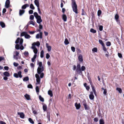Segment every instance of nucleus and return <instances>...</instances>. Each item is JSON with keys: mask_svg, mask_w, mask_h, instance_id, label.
Segmentation results:
<instances>
[{"mask_svg": "<svg viewBox=\"0 0 124 124\" xmlns=\"http://www.w3.org/2000/svg\"><path fill=\"white\" fill-rule=\"evenodd\" d=\"M71 6L73 11L76 14H77V6L74 0H72Z\"/></svg>", "mask_w": 124, "mask_h": 124, "instance_id": "1", "label": "nucleus"}, {"mask_svg": "<svg viewBox=\"0 0 124 124\" xmlns=\"http://www.w3.org/2000/svg\"><path fill=\"white\" fill-rule=\"evenodd\" d=\"M21 36H24L25 38L27 39H29L31 37V36L27 34V32H23L21 33Z\"/></svg>", "mask_w": 124, "mask_h": 124, "instance_id": "2", "label": "nucleus"}, {"mask_svg": "<svg viewBox=\"0 0 124 124\" xmlns=\"http://www.w3.org/2000/svg\"><path fill=\"white\" fill-rule=\"evenodd\" d=\"M21 73L22 72L21 71H19L18 72V73H14V76L16 78H17L19 77L21 78L22 76L21 75Z\"/></svg>", "mask_w": 124, "mask_h": 124, "instance_id": "3", "label": "nucleus"}, {"mask_svg": "<svg viewBox=\"0 0 124 124\" xmlns=\"http://www.w3.org/2000/svg\"><path fill=\"white\" fill-rule=\"evenodd\" d=\"M76 71L78 74H82V72L81 69V67L80 64H78L77 65Z\"/></svg>", "mask_w": 124, "mask_h": 124, "instance_id": "4", "label": "nucleus"}, {"mask_svg": "<svg viewBox=\"0 0 124 124\" xmlns=\"http://www.w3.org/2000/svg\"><path fill=\"white\" fill-rule=\"evenodd\" d=\"M44 68L43 67H38L37 70V71L38 73L39 74H41L44 70Z\"/></svg>", "mask_w": 124, "mask_h": 124, "instance_id": "5", "label": "nucleus"}, {"mask_svg": "<svg viewBox=\"0 0 124 124\" xmlns=\"http://www.w3.org/2000/svg\"><path fill=\"white\" fill-rule=\"evenodd\" d=\"M35 77L36 78V81L37 83H36V84H39L40 83V78L39 75L37 74H35Z\"/></svg>", "mask_w": 124, "mask_h": 124, "instance_id": "6", "label": "nucleus"}, {"mask_svg": "<svg viewBox=\"0 0 124 124\" xmlns=\"http://www.w3.org/2000/svg\"><path fill=\"white\" fill-rule=\"evenodd\" d=\"M33 44H32V46L31 47V48L33 49L34 52L36 54L37 53L38 50L35 46L33 45Z\"/></svg>", "mask_w": 124, "mask_h": 124, "instance_id": "7", "label": "nucleus"}, {"mask_svg": "<svg viewBox=\"0 0 124 124\" xmlns=\"http://www.w3.org/2000/svg\"><path fill=\"white\" fill-rule=\"evenodd\" d=\"M115 18L118 24L120 25V21L118 20L119 16L117 14H116L115 16Z\"/></svg>", "mask_w": 124, "mask_h": 124, "instance_id": "8", "label": "nucleus"}, {"mask_svg": "<svg viewBox=\"0 0 124 124\" xmlns=\"http://www.w3.org/2000/svg\"><path fill=\"white\" fill-rule=\"evenodd\" d=\"M36 18L37 19V22L38 23L40 24L42 22V20L40 16L37 17Z\"/></svg>", "mask_w": 124, "mask_h": 124, "instance_id": "9", "label": "nucleus"}, {"mask_svg": "<svg viewBox=\"0 0 124 124\" xmlns=\"http://www.w3.org/2000/svg\"><path fill=\"white\" fill-rule=\"evenodd\" d=\"M10 1L9 0H7L5 2V6L6 8H8L9 7L10 4Z\"/></svg>", "mask_w": 124, "mask_h": 124, "instance_id": "10", "label": "nucleus"}, {"mask_svg": "<svg viewBox=\"0 0 124 124\" xmlns=\"http://www.w3.org/2000/svg\"><path fill=\"white\" fill-rule=\"evenodd\" d=\"M90 84L91 85V86L92 87V90L94 94L95 95L96 94V91L94 88V87L93 85L91 82H90Z\"/></svg>", "mask_w": 124, "mask_h": 124, "instance_id": "11", "label": "nucleus"}, {"mask_svg": "<svg viewBox=\"0 0 124 124\" xmlns=\"http://www.w3.org/2000/svg\"><path fill=\"white\" fill-rule=\"evenodd\" d=\"M42 33L41 32L39 34H37L36 36V38L37 39H39V38L41 39L42 38Z\"/></svg>", "mask_w": 124, "mask_h": 124, "instance_id": "12", "label": "nucleus"}, {"mask_svg": "<svg viewBox=\"0 0 124 124\" xmlns=\"http://www.w3.org/2000/svg\"><path fill=\"white\" fill-rule=\"evenodd\" d=\"M75 106L76 107V109H79L81 107V105L80 103H75Z\"/></svg>", "mask_w": 124, "mask_h": 124, "instance_id": "13", "label": "nucleus"}, {"mask_svg": "<svg viewBox=\"0 0 124 124\" xmlns=\"http://www.w3.org/2000/svg\"><path fill=\"white\" fill-rule=\"evenodd\" d=\"M35 4L37 7L38 8L39 7V1L38 0H35L34 1Z\"/></svg>", "mask_w": 124, "mask_h": 124, "instance_id": "14", "label": "nucleus"}, {"mask_svg": "<svg viewBox=\"0 0 124 124\" xmlns=\"http://www.w3.org/2000/svg\"><path fill=\"white\" fill-rule=\"evenodd\" d=\"M18 115L20 116V117L22 118H23L24 117V115L23 113V112L20 113L18 112L17 113Z\"/></svg>", "mask_w": 124, "mask_h": 124, "instance_id": "15", "label": "nucleus"}, {"mask_svg": "<svg viewBox=\"0 0 124 124\" xmlns=\"http://www.w3.org/2000/svg\"><path fill=\"white\" fill-rule=\"evenodd\" d=\"M83 105L84 106L85 109L86 110H88L89 108V107L87 106L86 104L84 102L83 104Z\"/></svg>", "mask_w": 124, "mask_h": 124, "instance_id": "16", "label": "nucleus"}, {"mask_svg": "<svg viewBox=\"0 0 124 124\" xmlns=\"http://www.w3.org/2000/svg\"><path fill=\"white\" fill-rule=\"evenodd\" d=\"M47 48V50L48 51H50L51 50V46H48V44L46 43V44Z\"/></svg>", "mask_w": 124, "mask_h": 124, "instance_id": "17", "label": "nucleus"}, {"mask_svg": "<svg viewBox=\"0 0 124 124\" xmlns=\"http://www.w3.org/2000/svg\"><path fill=\"white\" fill-rule=\"evenodd\" d=\"M90 99L92 100L94 98V96L93 95V93L91 92V94H90L89 96Z\"/></svg>", "mask_w": 124, "mask_h": 124, "instance_id": "18", "label": "nucleus"}, {"mask_svg": "<svg viewBox=\"0 0 124 124\" xmlns=\"http://www.w3.org/2000/svg\"><path fill=\"white\" fill-rule=\"evenodd\" d=\"M62 19L64 22H66L67 21V17L66 15L63 14L62 16Z\"/></svg>", "mask_w": 124, "mask_h": 124, "instance_id": "19", "label": "nucleus"}, {"mask_svg": "<svg viewBox=\"0 0 124 124\" xmlns=\"http://www.w3.org/2000/svg\"><path fill=\"white\" fill-rule=\"evenodd\" d=\"M25 12V10H19V15L20 16H21Z\"/></svg>", "mask_w": 124, "mask_h": 124, "instance_id": "20", "label": "nucleus"}, {"mask_svg": "<svg viewBox=\"0 0 124 124\" xmlns=\"http://www.w3.org/2000/svg\"><path fill=\"white\" fill-rule=\"evenodd\" d=\"M29 6V5L28 4H26L22 6V8L23 9H25L27 7Z\"/></svg>", "mask_w": 124, "mask_h": 124, "instance_id": "21", "label": "nucleus"}, {"mask_svg": "<svg viewBox=\"0 0 124 124\" xmlns=\"http://www.w3.org/2000/svg\"><path fill=\"white\" fill-rule=\"evenodd\" d=\"M78 59L79 60L80 62H82L83 61V59L82 58V55L80 54L79 55L78 57Z\"/></svg>", "mask_w": 124, "mask_h": 124, "instance_id": "22", "label": "nucleus"}, {"mask_svg": "<svg viewBox=\"0 0 124 124\" xmlns=\"http://www.w3.org/2000/svg\"><path fill=\"white\" fill-rule=\"evenodd\" d=\"M4 75L7 77H9L10 76V75L9 73L8 72H5L4 73Z\"/></svg>", "mask_w": 124, "mask_h": 124, "instance_id": "23", "label": "nucleus"}, {"mask_svg": "<svg viewBox=\"0 0 124 124\" xmlns=\"http://www.w3.org/2000/svg\"><path fill=\"white\" fill-rule=\"evenodd\" d=\"M37 57V55L36 54H35L33 57L31 59V61L33 62H34L35 59Z\"/></svg>", "mask_w": 124, "mask_h": 124, "instance_id": "24", "label": "nucleus"}, {"mask_svg": "<svg viewBox=\"0 0 124 124\" xmlns=\"http://www.w3.org/2000/svg\"><path fill=\"white\" fill-rule=\"evenodd\" d=\"M24 96L27 100H29L30 99V96L29 95L26 94L24 95Z\"/></svg>", "mask_w": 124, "mask_h": 124, "instance_id": "25", "label": "nucleus"}, {"mask_svg": "<svg viewBox=\"0 0 124 124\" xmlns=\"http://www.w3.org/2000/svg\"><path fill=\"white\" fill-rule=\"evenodd\" d=\"M48 94L51 97H52L53 96L52 92L50 90H49L48 91Z\"/></svg>", "mask_w": 124, "mask_h": 124, "instance_id": "26", "label": "nucleus"}, {"mask_svg": "<svg viewBox=\"0 0 124 124\" xmlns=\"http://www.w3.org/2000/svg\"><path fill=\"white\" fill-rule=\"evenodd\" d=\"M64 43L66 45H67L69 44V42L67 39L66 38L65 39Z\"/></svg>", "mask_w": 124, "mask_h": 124, "instance_id": "27", "label": "nucleus"}, {"mask_svg": "<svg viewBox=\"0 0 124 124\" xmlns=\"http://www.w3.org/2000/svg\"><path fill=\"white\" fill-rule=\"evenodd\" d=\"M33 45H36L38 46H39L40 45V43L39 41H37L36 43H33Z\"/></svg>", "mask_w": 124, "mask_h": 124, "instance_id": "28", "label": "nucleus"}, {"mask_svg": "<svg viewBox=\"0 0 124 124\" xmlns=\"http://www.w3.org/2000/svg\"><path fill=\"white\" fill-rule=\"evenodd\" d=\"M116 90L118 91L120 93H122V89L120 88L117 87L116 88Z\"/></svg>", "mask_w": 124, "mask_h": 124, "instance_id": "29", "label": "nucleus"}, {"mask_svg": "<svg viewBox=\"0 0 124 124\" xmlns=\"http://www.w3.org/2000/svg\"><path fill=\"white\" fill-rule=\"evenodd\" d=\"M0 25L1 26L2 28L4 27L5 26V23L2 22H0Z\"/></svg>", "mask_w": 124, "mask_h": 124, "instance_id": "30", "label": "nucleus"}, {"mask_svg": "<svg viewBox=\"0 0 124 124\" xmlns=\"http://www.w3.org/2000/svg\"><path fill=\"white\" fill-rule=\"evenodd\" d=\"M44 52L43 50H42L40 52V57L42 58L44 56Z\"/></svg>", "mask_w": 124, "mask_h": 124, "instance_id": "31", "label": "nucleus"}, {"mask_svg": "<svg viewBox=\"0 0 124 124\" xmlns=\"http://www.w3.org/2000/svg\"><path fill=\"white\" fill-rule=\"evenodd\" d=\"M39 98L40 100L42 102H43L44 101V98H42L40 95L39 96Z\"/></svg>", "mask_w": 124, "mask_h": 124, "instance_id": "32", "label": "nucleus"}, {"mask_svg": "<svg viewBox=\"0 0 124 124\" xmlns=\"http://www.w3.org/2000/svg\"><path fill=\"white\" fill-rule=\"evenodd\" d=\"M43 109L44 111H45L47 109V106L45 104H44L43 105Z\"/></svg>", "mask_w": 124, "mask_h": 124, "instance_id": "33", "label": "nucleus"}, {"mask_svg": "<svg viewBox=\"0 0 124 124\" xmlns=\"http://www.w3.org/2000/svg\"><path fill=\"white\" fill-rule=\"evenodd\" d=\"M38 64L39 65V66L38 67H42V62H38Z\"/></svg>", "mask_w": 124, "mask_h": 124, "instance_id": "34", "label": "nucleus"}, {"mask_svg": "<svg viewBox=\"0 0 124 124\" xmlns=\"http://www.w3.org/2000/svg\"><path fill=\"white\" fill-rule=\"evenodd\" d=\"M29 80V78L28 77H27L24 78L23 79V81H27L28 80Z\"/></svg>", "mask_w": 124, "mask_h": 124, "instance_id": "35", "label": "nucleus"}, {"mask_svg": "<svg viewBox=\"0 0 124 124\" xmlns=\"http://www.w3.org/2000/svg\"><path fill=\"white\" fill-rule=\"evenodd\" d=\"M99 43L102 45V46H104V43L100 39L99 40Z\"/></svg>", "mask_w": 124, "mask_h": 124, "instance_id": "36", "label": "nucleus"}, {"mask_svg": "<svg viewBox=\"0 0 124 124\" xmlns=\"http://www.w3.org/2000/svg\"><path fill=\"white\" fill-rule=\"evenodd\" d=\"M100 124H104V120L102 119H101L100 120Z\"/></svg>", "mask_w": 124, "mask_h": 124, "instance_id": "37", "label": "nucleus"}, {"mask_svg": "<svg viewBox=\"0 0 124 124\" xmlns=\"http://www.w3.org/2000/svg\"><path fill=\"white\" fill-rule=\"evenodd\" d=\"M90 31L91 32L94 33L96 32V31L93 29V28H92L90 29Z\"/></svg>", "mask_w": 124, "mask_h": 124, "instance_id": "38", "label": "nucleus"}, {"mask_svg": "<svg viewBox=\"0 0 124 124\" xmlns=\"http://www.w3.org/2000/svg\"><path fill=\"white\" fill-rule=\"evenodd\" d=\"M30 8L31 9H35V7L33 4H31L30 6Z\"/></svg>", "mask_w": 124, "mask_h": 124, "instance_id": "39", "label": "nucleus"}, {"mask_svg": "<svg viewBox=\"0 0 124 124\" xmlns=\"http://www.w3.org/2000/svg\"><path fill=\"white\" fill-rule=\"evenodd\" d=\"M29 121L31 124H33L34 123V122L32 120V119L31 118H29Z\"/></svg>", "mask_w": 124, "mask_h": 124, "instance_id": "40", "label": "nucleus"}, {"mask_svg": "<svg viewBox=\"0 0 124 124\" xmlns=\"http://www.w3.org/2000/svg\"><path fill=\"white\" fill-rule=\"evenodd\" d=\"M34 15L36 18L37 17H38V16H39L38 15V14L36 12H34Z\"/></svg>", "mask_w": 124, "mask_h": 124, "instance_id": "41", "label": "nucleus"}, {"mask_svg": "<svg viewBox=\"0 0 124 124\" xmlns=\"http://www.w3.org/2000/svg\"><path fill=\"white\" fill-rule=\"evenodd\" d=\"M101 13V10H99L98 12L97 15L98 16H100Z\"/></svg>", "mask_w": 124, "mask_h": 124, "instance_id": "42", "label": "nucleus"}, {"mask_svg": "<svg viewBox=\"0 0 124 124\" xmlns=\"http://www.w3.org/2000/svg\"><path fill=\"white\" fill-rule=\"evenodd\" d=\"M92 51L94 52H97V49L96 48H94L93 49Z\"/></svg>", "mask_w": 124, "mask_h": 124, "instance_id": "43", "label": "nucleus"}, {"mask_svg": "<svg viewBox=\"0 0 124 124\" xmlns=\"http://www.w3.org/2000/svg\"><path fill=\"white\" fill-rule=\"evenodd\" d=\"M23 40L22 39H21L19 42L20 44V45H22L23 44Z\"/></svg>", "mask_w": 124, "mask_h": 124, "instance_id": "44", "label": "nucleus"}, {"mask_svg": "<svg viewBox=\"0 0 124 124\" xmlns=\"http://www.w3.org/2000/svg\"><path fill=\"white\" fill-rule=\"evenodd\" d=\"M36 92L37 93H39V88L38 86H36Z\"/></svg>", "mask_w": 124, "mask_h": 124, "instance_id": "45", "label": "nucleus"}, {"mask_svg": "<svg viewBox=\"0 0 124 124\" xmlns=\"http://www.w3.org/2000/svg\"><path fill=\"white\" fill-rule=\"evenodd\" d=\"M24 54L26 56H28L29 55V53L27 51H25L24 53Z\"/></svg>", "mask_w": 124, "mask_h": 124, "instance_id": "46", "label": "nucleus"}, {"mask_svg": "<svg viewBox=\"0 0 124 124\" xmlns=\"http://www.w3.org/2000/svg\"><path fill=\"white\" fill-rule=\"evenodd\" d=\"M20 39L19 38H18L15 42V43L16 44L18 43L19 42V41L20 40Z\"/></svg>", "mask_w": 124, "mask_h": 124, "instance_id": "47", "label": "nucleus"}, {"mask_svg": "<svg viewBox=\"0 0 124 124\" xmlns=\"http://www.w3.org/2000/svg\"><path fill=\"white\" fill-rule=\"evenodd\" d=\"M34 18V16L33 15H31L30 16V19L31 20H33Z\"/></svg>", "mask_w": 124, "mask_h": 124, "instance_id": "48", "label": "nucleus"}, {"mask_svg": "<svg viewBox=\"0 0 124 124\" xmlns=\"http://www.w3.org/2000/svg\"><path fill=\"white\" fill-rule=\"evenodd\" d=\"M85 69V66H83L81 68V70L82 71H84Z\"/></svg>", "mask_w": 124, "mask_h": 124, "instance_id": "49", "label": "nucleus"}, {"mask_svg": "<svg viewBox=\"0 0 124 124\" xmlns=\"http://www.w3.org/2000/svg\"><path fill=\"white\" fill-rule=\"evenodd\" d=\"M29 23L30 24H32L33 25H35V23L33 21H30Z\"/></svg>", "mask_w": 124, "mask_h": 124, "instance_id": "50", "label": "nucleus"}, {"mask_svg": "<svg viewBox=\"0 0 124 124\" xmlns=\"http://www.w3.org/2000/svg\"><path fill=\"white\" fill-rule=\"evenodd\" d=\"M103 46V50H104V51H105V52L106 53V51H107V50L106 47H105L104 45V46Z\"/></svg>", "mask_w": 124, "mask_h": 124, "instance_id": "51", "label": "nucleus"}, {"mask_svg": "<svg viewBox=\"0 0 124 124\" xmlns=\"http://www.w3.org/2000/svg\"><path fill=\"white\" fill-rule=\"evenodd\" d=\"M71 49L72 51L73 52H75V48L73 46H72L71 47Z\"/></svg>", "mask_w": 124, "mask_h": 124, "instance_id": "52", "label": "nucleus"}, {"mask_svg": "<svg viewBox=\"0 0 124 124\" xmlns=\"http://www.w3.org/2000/svg\"><path fill=\"white\" fill-rule=\"evenodd\" d=\"M19 45L17 44L15 46V48L17 49H19Z\"/></svg>", "mask_w": 124, "mask_h": 124, "instance_id": "53", "label": "nucleus"}, {"mask_svg": "<svg viewBox=\"0 0 124 124\" xmlns=\"http://www.w3.org/2000/svg\"><path fill=\"white\" fill-rule=\"evenodd\" d=\"M118 56L119 58H122V55L121 54L118 53Z\"/></svg>", "mask_w": 124, "mask_h": 124, "instance_id": "54", "label": "nucleus"}, {"mask_svg": "<svg viewBox=\"0 0 124 124\" xmlns=\"http://www.w3.org/2000/svg\"><path fill=\"white\" fill-rule=\"evenodd\" d=\"M50 57V56L48 53L46 54V58L47 59L49 58Z\"/></svg>", "mask_w": 124, "mask_h": 124, "instance_id": "55", "label": "nucleus"}, {"mask_svg": "<svg viewBox=\"0 0 124 124\" xmlns=\"http://www.w3.org/2000/svg\"><path fill=\"white\" fill-rule=\"evenodd\" d=\"M13 65L14 66L17 67L19 64L18 63H16L15 62H14L13 63Z\"/></svg>", "mask_w": 124, "mask_h": 124, "instance_id": "56", "label": "nucleus"}, {"mask_svg": "<svg viewBox=\"0 0 124 124\" xmlns=\"http://www.w3.org/2000/svg\"><path fill=\"white\" fill-rule=\"evenodd\" d=\"M29 14H31L33 13V11L32 10H30L29 11Z\"/></svg>", "mask_w": 124, "mask_h": 124, "instance_id": "57", "label": "nucleus"}, {"mask_svg": "<svg viewBox=\"0 0 124 124\" xmlns=\"http://www.w3.org/2000/svg\"><path fill=\"white\" fill-rule=\"evenodd\" d=\"M103 29V26H100L99 27V29L100 31L102 30Z\"/></svg>", "mask_w": 124, "mask_h": 124, "instance_id": "58", "label": "nucleus"}, {"mask_svg": "<svg viewBox=\"0 0 124 124\" xmlns=\"http://www.w3.org/2000/svg\"><path fill=\"white\" fill-rule=\"evenodd\" d=\"M28 87L29 88H32V86L31 84H29L28 85Z\"/></svg>", "mask_w": 124, "mask_h": 124, "instance_id": "59", "label": "nucleus"}, {"mask_svg": "<svg viewBox=\"0 0 124 124\" xmlns=\"http://www.w3.org/2000/svg\"><path fill=\"white\" fill-rule=\"evenodd\" d=\"M4 68L5 70H8L9 68L8 66H5Z\"/></svg>", "mask_w": 124, "mask_h": 124, "instance_id": "60", "label": "nucleus"}, {"mask_svg": "<svg viewBox=\"0 0 124 124\" xmlns=\"http://www.w3.org/2000/svg\"><path fill=\"white\" fill-rule=\"evenodd\" d=\"M44 75V74L43 73H41L40 75V77L41 78H42L43 77Z\"/></svg>", "mask_w": 124, "mask_h": 124, "instance_id": "61", "label": "nucleus"}, {"mask_svg": "<svg viewBox=\"0 0 124 124\" xmlns=\"http://www.w3.org/2000/svg\"><path fill=\"white\" fill-rule=\"evenodd\" d=\"M94 121L95 122H97L98 121V119L97 118H95L94 119Z\"/></svg>", "mask_w": 124, "mask_h": 124, "instance_id": "62", "label": "nucleus"}, {"mask_svg": "<svg viewBox=\"0 0 124 124\" xmlns=\"http://www.w3.org/2000/svg\"><path fill=\"white\" fill-rule=\"evenodd\" d=\"M103 93L105 95H106V94L107 93V90L106 89H104L103 92Z\"/></svg>", "mask_w": 124, "mask_h": 124, "instance_id": "63", "label": "nucleus"}, {"mask_svg": "<svg viewBox=\"0 0 124 124\" xmlns=\"http://www.w3.org/2000/svg\"><path fill=\"white\" fill-rule=\"evenodd\" d=\"M6 11V9L5 8H4L3 9L2 13H5Z\"/></svg>", "mask_w": 124, "mask_h": 124, "instance_id": "64", "label": "nucleus"}]
</instances>
